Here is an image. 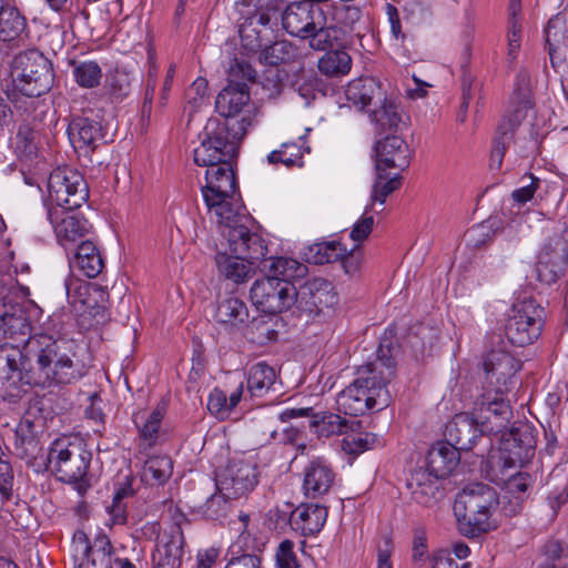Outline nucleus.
<instances>
[{
	"label": "nucleus",
	"mask_w": 568,
	"mask_h": 568,
	"mask_svg": "<svg viewBox=\"0 0 568 568\" xmlns=\"http://www.w3.org/2000/svg\"><path fill=\"white\" fill-rule=\"evenodd\" d=\"M72 74L75 82L87 89L95 88L102 79V69L95 61H72Z\"/></svg>",
	"instance_id": "3c124183"
},
{
	"label": "nucleus",
	"mask_w": 568,
	"mask_h": 568,
	"mask_svg": "<svg viewBox=\"0 0 568 568\" xmlns=\"http://www.w3.org/2000/svg\"><path fill=\"white\" fill-rule=\"evenodd\" d=\"M293 300L297 310L308 316H317L338 302L333 284L321 277L308 280L298 288L295 287Z\"/></svg>",
	"instance_id": "dca6fc26"
},
{
	"label": "nucleus",
	"mask_w": 568,
	"mask_h": 568,
	"mask_svg": "<svg viewBox=\"0 0 568 568\" xmlns=\"http://www.w3.org/2000/svg\"><path fill=\"white\" fill-rule=\"evenodd\" d=\"M184 536L179 525L159 535L152 554V568H181Z\"/></svg>",
	"instance_id": "6ab92c4d"
},
{
	"label": "nucleus",
	"mask_w": 568,
	"mask_h": 568,
	"mask_svg": "<svg viewBox=\"0 0 568 568\" xmlns=\"http://www.w3.org/2000/svg\"><path fill=\"white\" fill-rule=\"evenodd\" d=\"M376 361L362 366L357 371V378L345 389L338 393L336 405L338 412L359 416L368 409H383L390 402L387 384L394 376L395 366L386 357L383 348L378 349Z\"/></svg>",
	"instance_id": "f03ea898"
},
{
	"label": "nucleus",
	"mask_w": 568,
	"mask_h": 568,
	"mask_svg": "<svg viewBox=\"0 0 568 568\" xmlns=\"http://www.w3.org/2000/svg\"><path fill=\"white\" fill-rule=\"evenodd\" d=\"M65 291L73 313L82 318L81 324L84 325V322L95 310V306L91 303L89 284L79 280H68Z\"/></svg>",
	"instance_id": "58836bf2"
},
{
	"label": "nucleus",
	"mask_w": 568,
	"mask_h": 568,
	"mask_svg": "<svg viewBox=\"0 0 568 568\" xmlns=\"http://www.w3.org/2000/svg\"><path fill=\"white\" fill-rule=\"evenodd\" d=\"M377 103L379 105L372 111L371 120L381 130H397L404 118V112L399 109V105L394 100L387 99L385 94L382 101H377Z\"/></svg>",
	"instance_id": "37998d69"
},
{
	"label": "nucleus",
	"mask_w": 568,
	"mask_h": 568,
	"mask_svg": "<svg viewBox=\"0 0 568 568\" xmlns=\"http://www.w3.org/2000/svg\"><path fill=\"white\" fill-rule=\"evenodd\" d=\"M48 193L52 202L63 210H75L89 199L83 175L70 168H57L48 178Z\"/></svg>",
	"instance_id": "9d476101"
},
{
	"label": "nucleus",
	"mask_w": 568,
	"mask_h": 568,
	"mask_svg": "<svg viewBox=\"0 0 568 568\" xmlns=\"http://www.w3.org/2000/svg\"><path fill=\"white\" fill-rule=\"evenodd\" d=\"M301 159V148L295 143H283L280 150L272 151L267 156L270 163H282L285 166L295 165L300 163Z\"/></svg>",
	"instance_id": "052dcab7"
},
{
	"label": "nucleus",
	"mask_w": 568,
	"mask_h": 568,
	"mask_svg": "<svg viewBox=\"0 0 568 568\" xmlns=\"http://www.w3.org/2000/svg\"><path fill=\"white\" fill-rule=\"evenodd\" d=\"M371 210L369 206L366 207L365 213ZM374 225V217L367 216L364 214L353 226V230L351 231V239L357 243L363 242L368 237L373 230Z\"/></svg>",
	"instance_id": "774afa93"
},
{
	"label": "nucleus",
	"mask_w": 568,
	"mask_h": 568,
	"mask_svg": "<svg viewBox=\"0 0 568 568\" xmlns=\"http://www.w3.org/2000/svg\"><path fill=\"white\" fill-rule=\"evenodd\" d=\"M245 336L260 345L275 339L276 332L271 327L270 321L261 317L253 318L243 327Z\"/></svg>",
	"instance_id": "4d7b16f0"
},
{
	"label": "nucleus",
	"mask_w": 568,
	"mask_h": 568,
	"mask_svg": "<svg viewBox=\"0 0 568 568\" xmlns=\"http://www.w3.org/2000/svg\"><path fill=\"white\" fill-rule=\"evenodd\" d=\"M172 471L173 462L169 456H153L145 462L143 479L152 485H163Z\"/></svg>",
	"instance_id": "09e8293b"
},
{
	"label": "nucleus",
	"mask_w": 568,
	"mask_h": 568,
	"mask_svg": "<svg viewBox=\"0 0 568 568\" xmlns=\"http://www.w3.org/2000/svg\"><path fill=\"white\" fill-rule=\"evenodd\" d=\"M546 49L554 68L565 61L567 45V26L562 17L555 16L545 28Z\"/></svg>",
	"instance_id": "72a5a7b5"
},
{
	"label": "nucleus",
	"mask_w": 568,
	"mask_h": 568,
	"mask_svg": "<svg viewBox=\"0 0 568 568\" xmlns=\"http://www.w3.org/2000/svg\"><path fill=\"white\" fill-rule=\"evenodd\" d=\"M400 186V176L395 175L388 179L385 171L377 172V179L373 185L369 209L376 203L383 205L387 196Z\"/></svg>",
	"instance_id": "864d4df0"
},
{
	"label": "nucleus",
	"mask_w": 568,
	"mask_h": 568,
	"mask_svg": "<svg viewBox=\"0 0 568 568\" xmlns=\"http://www.w3.org/2000/svg\"><path fill=\"white\" fill-rule=\"evenodd\" d=\"M486 375L484 388L509 393L517 385V373L521 368L520 362L504 347L491 348L483 361Z\"/></svg>",
	"instance_id": "f8f14e48"
},
{
	"label": "nucleus",
	"mask_w": 568,
	"mask_h": 568,
	"mask_svg": "<svg viewBox=\"0 0 568 568\" xmlns=\"http://www.w3.org/2000/svg\"><path fill=\"white\" fill-rule=\"evenodd\" d=\"M324 2L302 0L288 3L281 13L283 29L293 37L308 41L316 51L333 49L338 29L328 23Z\"/></svg>",
	"instance_id": "20e7f679"
},
{
	"label": "nucleus",
	"mask_w": 568,
	"mask_h": 568,
	"mask_svg": "<svg viewBox=\"0 0 568 568\" xmlns=\"http://www.w3.org/2000/svg\"><path fill=\"white\" fill-rule=\"evenodd\" d=\"M189 103L197 109L207 98V81L204 78H197L193 81L186 91Z\"/></svg>",
	"instance_id": "338daca9"
},
{
	"label": "nucleus",
	"mask_w": 568,
	"mask_h": 568,
	"mask_svg": "<svg viewBox=\"0 0 568 568\" xmlns=\"http://www.w3.org/2000/svg\"><path fill=\"white\" fill-rule=\"evenodd\" d=\"M69 139L75 150L85 154L93 152L104 139L100 122L88 116H74L68 126Z\"/></svg>",
	"instance_id": "5701e85b"
},
{
	"label": "nucleus",
	"mask_w": 568,
	"mask_h": 568,
	"mask_svg": "<svg viewBox=\"0 0 568 568\" xmlns=\"http://www.w3.org/2000/svg\"><path fill=\"white\" fill-rule=\"evenodd\" d=\"M507 394L483 388V393L476 398L473 406L474 416H476L481 432L497 434L506 428L511 417L509 400L505 398Z\"/></svg>",
	"instance_id": "2eb2a0df"
},
{
	"label": "nucleus",
	"mask_w": 568,
	"mask_h": 568,
	"mask_svg": "<svg viewBox=\"0 0 568 568\" xmlns=\"http://www.w3.org/2000/svg\"><path fill=\"white\" fill-rule=\"evenodd\" d=\"M248 88L236 87L227 83V85L217 94L215 108L224 120H239L236 115L248 105ZM243 118H248L252 121L250 115H243L240 120Z\"/></svg>",
	"instance_id": "2f4dec72"
},
{
	"label": "nucleus",
	"mask_w": 568,
	"mask_h": 568,
	"mask_svg": "<svg viewBox=\"0 0 568 568\" xmlns=\"http://www.w3.org/2000/svg\"><path fill=\"white\" fill-rule=\"evenodd\" d=\"M256 71L245 59L235 58L227 72L229 84L248 88L255 81Z\"/></svg>",
	"instance_id": "5fc2aeb1"
},
{
	"label": "nucleus",
	"mask_w": 568,
	"mask_h": 568,
	"mask_svg": "<svg viewBox=\"0 0 568 568\" xmlns=\"http://www.w3.org/2000/svg\"><path fill=\"white\" fill-rule=\"evenodd\" d=\"M48 219L54 229L58 243L69 252L85 241L84 236L90 232L91 225L87 219L77 214H70L58 209H48Z\"/></svg>",
	"instance_id": "f3484780"
},
{
	"label": "nucleus",
	"mask_w": 568,
	"mask_h": 568,
	"mask_svg": "<svg viewBox=\"0 0 568 568\" xmlns=\"http://www.w3.org/2000/svg\"><path fill=\"white\" fill-rule=\"evenodd\" d=\"M248 535L240 534L237 540L227 550L230 556L225 568H262L258 556L247 552Z\"/></svg>",
	"instance_id": "a18cd8bd"
},
{
	"label": "nucleus",
	"mask_w": 568,
	"mask_h": 568,
	"mask_svg": "<svg viewBox=\"0 0 568 568\" xmlns=\"http://www.w3.org/2000/svg\"><path fill=\"white\" fill-rule=\"evenodd\" d=\"M225 498L222 493L210 496L202 506L203 514L211 519H217L224 516L227 508Z\"/></svg>",
	"instance_id": "69168bd1"
},
{
	"label": "nucleus",
	"mask_w": 568,
	"mask_h": 568,
	"mask_svg": "<svg viewBox=\"0 0 568 568\" xmlns=\"http://www.w3.org/2000/svg\"><path fill=\"white\" fill-rule=\"evenodd\" d=\"M240 38L242 45L250 51H257L262 48H266L265 50V60L270 64H277L278 57L275 59L270 58V54L273 55L275 52L282 51L284 48V43L276 42L273 45L267 47L270 42L268 34L264 32L260 27L253 23L248 18L240 26Z\"/></svg>",
	"instance_id": "473e14b6"
},
{
	"label": "nucleus",
	"mask_w": 568,
	"mask_h": 568,
	"mask_svg": "<svg viewBox=\"0 0 568 568\" xmlns=\"http://www.w3.org/2000/svg\"><path fill=\"white\" fill-rule=\"evenodd\" d=\"M264 268H266L271 276H276L280 281H291L304 277L308 267L306 264L298 262L292 257H270L264 261Z\"/></svg>",
	"instance_id": "a19ab883"
},
{
	"label": "nucleus",
	"mask_w": 568,
	"mask_h": 568,
	"mask_svg": "<svg viewBox=\"0 0 568 568\" xmlns=\"http://www.w3.org/2000/svg\"><path fill=\"white\" fill-rule=\"evenodd\" d=\"M484 433L473 412L455 415L445 427L447 442L456 446L458 450L470 449Z\"/></svg>",
	"instance_id": "b1692460"
},
{
	"label": "nucleus",
	"mask_w": 568,
	"mask_h": 568,
	"mask_svg": "<svg viewBox=\"0 0 568 568\" xmlns=\"http://www.w3.org/2000/svg\"><path fill=\"white\" fill-rule=\"evenodd\" d=\"M73 542L77 549L81 547L83 559L78 568H113V546L105 535H100L94 539L93 545L89 544L88 536L84 531L78 530L73 535Z\"/></svg>",
	"instance_id": "aec40b11"
},
{
	"label": "nucleus",
	"mask_w": 568,
	"mask_h": 568,
	"mask_svg": "<svg viewBox=\"0 0 568 568\" xmlns=\"http://www.w3.org/2000/svg\"><path fill=\"white\" fill-rule=\"evenodd\" d=\"M352 59L343 50L328 51L318 61V70L328 77H342L349 72Z\"/></svg>",
	"instance_id": "8fccbe9b"
},
{
	"label": "nucleus",
	"mask_w": 568,
	"mask_h": 568,
	"mask_svg": "<svg viewBox=\"0 0 568 568\" xmlns=\"http://www.w3.org/2000/svg\"><path fill=\"white\" fill-rule=\"evenodd\" d=\"M459 459L458 448L453 444L438 442L433 445L427 454L426 469L414 470L407 480L413 498L418 504L428 505L437 489L436 480L450 475Z\"/></svg>",
	"instance_id": "6e6552de"
},
{
	"label": "nucleus",
	"mask_w": 568,
	"mask_h": 568,
	"mask_svg": "<svg viewBox=\"0 0 568 568\" xmlns=\"http://www.w3.org/2000/svg\"><path fill=\"white\" fill-rule=\"evenodd\" d=\"M310 426L318 437H332L346 434L352 429L353 422L334 413H318L313 415Z\"/></svg>",
	"instance_id": "ea45409f"
},
{
	"label": "nucleus",
	"mask_w": 568,
	"mask_h": 568,
	"mask_svg": "<svg viewBox=\"0 0 568 568\" xmlns=\"http://www.w3.org/2000/svg\"><path fill=\"white\" fill-rule=\"evenodd\" d=\"M280 11L281 6L278 0H271L264 7H261L247 18L252 20L254 24L260 27L264 32L270 34V32H272V26L276 24L277 22Z\"/></svg>",
	"instance_id": "6e6d98bb"
},
{
	"label": "nucleus",
	"mask_w": 568,
	"mask_h": 568,
	"mask_svg": "<svg viewBox=\"0 0 568 568\" xmlns=\"http://www.w3.org/2000/svg\"><path fill=\"white\" fill-rule=\"evenodd\" d=\"M251 120H219L211 119L204 128V138L201 144L193 151V160L200 166L206 169L222 162L234 161L237 156L239 146Z\"/></svg>",
	"instance_id": "423d86ee"
},
{
	"label": "nucleus",
	"mask_w": 568,
	"mask_h": 568,
	"mask_svg": "<svg viewBox=\"0 0 568 568\" xmlns=\"http://www.w3.org/2000/svg\"><path fill=\"white\" fill-rule=\"evenodd\" d=\"M214 316L220 324L237 329H243L250 320V313L245 302L236 296L222 298L217 303Z\"/></svg>",
	"instance_id": "c9c22d12"
},
{
	"label": "nucleus",
	"mask_w": 568,
	"mask_h": 568,
	"mask_svg": "<svg viewBox=\"0 0 568 568\" xmlns=\"http://www.w3.org/2000/svg\"><path fill=\"white\" fill-rule=\"evenodd\" d=\"M165 414L166 403L163 400L150 413L138 412L133 414V423L138 429L141 446L152 448L156 445Z\"/></svg>",
	"instance_id": "c756f323"
},
{
	"label": "nucleus",
	"mask_w": 568,
	"mask_h": 568,
	"mask_svg": "<svg viewBox=\"0 0 568 568\" xmlns=\"http://www.w3.org/2000/svg\"><path fill=\"white\" fill-rule=\"evenodd\" d=\"M541 314L542 310L534 301L515 305L505 326L508 341L516 346L531 344L541 333Z\"/></svg>",
	"instance_id": "ddd939ff"
},
{
	"label": "nucleus",
	"mask_w": 568,
	"mask_h": 568,
	"mask_svg": "<svg viewBox=\"0 0 568 568\" xmlns=\"http://www.w3.org/2000/svg\"><path fill=\"white\" fill-rule=\"evenodd\" d=\"M205 204L211 217L216 221L221 230L248 221L239 193L230 195V197L206 201Z\"/></svg>",
	"instance_id": "c85d7f7f"
},
{
	"label": "nucleus",
	"mask_w": 568,
	"mask_h": 568,
	"mask_svg": "<svg viewBox=\"0 0 568 568\" xmlns=\"http://www.w3.org/2000/svg\"><path fill=\"white\" fill-rule=\"evenodd\" d=\"M327 508L317 504H302L290 516L292 529L303 536H313L322 530L327 519Z\"/></svg>",
	"instance_id": "cd10ccee"
},
{
	"label": "nucleus",
	"mask_w": 568,
	"mask_h": 568,
	"mask_svg": "<svg viewBox=\"0 0 568 568\" xmlns=\"http://www.w3.org/2000/svg\"><path fill=\"white\" fill-rule=\"evenodd\" d=\"M377 172L387 169L404 170L409 164V149L407 143L397 135L386 136L375 145Z\"/></svg>",
	"instance_id": "393cba45"
},
{
	"label": "nucleus",
	"mask_w": 568,
	"mask_h": 568,
	"mask_svg": "<svg viewBox=\"0 0 568 568\" xmlns=\"http://www.w3.org/2000/svg\"><path fill=\"white\" fill-rule=\"evenodd\" d=\"M26 18L11 3L0 12V40L12 41L26 29Z\"/></svg>",
	"instance_id": "49530a36"
},
{
	"label": "nucleus",
	"mask_w": 568,
	"mask_h": 568,
	"mask_svg": "<svg viewBox=\"0 0 568 568\" xmlns=\"http://www.w3.org/2000/svg\"><path fill=\"white\" fill-rule=\"evenodd\" d=\"M92 453L79 437L55 439L49 449L48 462L59 480L74 485L77 491L85 494L90 488L88 474Z\"/></svg>",
	"instance_id": "0eeeda50"
},
{
	"label": "nucleus",
	"mask_w": 568,
	"mask_h": 568,
	"mask_svg": "<svg viewBox=\"0 0 568 568\" xmlns=\"http://www.w3.org/2000/svg\"><path fill=\"white\" fill-rule=\"evenodd\" d=\"M257 465L253 456L233 458L219 475L216 486L229 499L246 496L257 484Z\"/></svg>",
	"instance_id": "4468645a"
},
{
	"label": "nucleus",
	"mask_w": 568,
	"mask_h": 568,
	"mask_svg": "<svg viewBox=\"0 0 568 568\" xmlns=\"http://www.w3.org/2000/svg\"><path fill=\"white\" fill-rule=\"evenodd\" d=\"M315 251L314 263H334L346 256L347 248L338 241L317 243L312 248Z\"/></svg>",
	"instance_id": "13d9d810"
},
{
	"label": "nucleus",
	"mask_w": 568,
	"mask_h": 568,
	"mask_svg": "<svg viewBox=\"0 0 568 568\" xmlns=\"http://www.w3.org/2000/svg\"><path fill=\"white\" fill-rule=\"evenodd\" d=\"M276 565L277 568H300L298 560L294 552L293 541L283 540L276 550Z\"/></svg>",
	"instance_id": "0e129e2a"
},
{
	"label": "nucleus",
	"mask_w": 568,
	"mask_h": 568,
	"mask_svg": "<svg viewBox=\"0 0 568 568\" xmlns=\"http://www.w3.org/2000/svg\"><path fill=\"white\" fill-rule=\"evenodd\" d=\"M77 345L73 339L54 338L49 334H36L26 343L24 361L33 359L31 375H23L27 384L42 387L53 384H71L84 375L83 365L75 361Z\"/></svg>",
	"instance_id": "f257e3e1"
},
{
	"label": "nucleus",
	"mask_w": 568,
	"mask_h": 568,
	"mask_svg": "<svg viewBox=\"0 0 568 568\" xmlns=\"http://www.w3.org/2000/svg\"><path fill=\"white\" fill-rule=\"evenodd\" d=\"M377 437L371 433L347 435L342 440V450L347 455H359L375 446Z\"/></svg>",
	"instance_id": "bf43d9fd"
},
{
	"label": "nucleus",
	"mask_w": 568,
	"mask_h": 568,
	"mask_svg": "<svg viewBox=\"0 0 568 568\" xmlns=\"http://www.w3.org/2000/svg\"><path fill=\"white\" fill-rule=\"evenodd\" d=\"M531 477L527 473H517L505 481L503 511L506 516H515L521 510L523 503L527 498V490L531 486Z\"/></svg>",
	"instance_id": "f704fd0d"
},
{
	"label": "nucleus",
	"mask_w": 568,
	"mask_h": 568,
	"mask_svg": "<svg viewBox=\"0 0 568 568\" xmlns=\"http://www.w3.org/2000/svg\"><path fill=\"white\" fill-rule=\"evenodd\" d=\"M507 453L509 464L523 465L534 456L535 439L527 425L513 427L508 434L503 435V448Z\"/></svg>",
	"instance_id": "bb28decb"
},
{
	"label": "nucleus",
	"mask_w": 568,
	"mask_h": 568,
	"mask_svg": "<svg viewBox=\"0 0 568 568\" xmlns=\"http://www.w3.org/2000/svg\"><path fill=\"white\" fill-rule=\"evenodd\" d=\"M221 232L227 240L230 250L234 254L242 255L244 258L260 261L267 252V247L263 239L258 234L252 233L247 229L246 222L237 223L221 230Z\"/></svg>",
	"instance_id": "a211bd4d"
},
{
	"label": "nucleus",
	"mask_w": 568,
	"mask_h": 568,
	"mask_svg": "<svg viewBox=\"0 0 568 568\" xmlns=\"http://www.w3.org/2000/svg\"><path fill=\"white\" fill-rule=\"evenodd\" d=\"M523 185L513 191L511 197L519 205H524L534 199L536 191L539 189L540 180L532 174L523 176Z\"/></svg>",
	"instance_id": "680f3d73"
},
{
	"label": "nucleus",
	"mask_w": 568,
	"mask_h": 568,
	"mask_svg": "<svg viewBox=\"0 0 568 568\" xmlns=\"http://www.w3.org/2000/svg\"><path fill=\"white\" fill-rule=\"evenodd\" d=\"M499 505L496 489L484 483H473L459 491L454 503L458 529L466 537H477L497 528L494 515Z\"/></svg>",
	"instance_id": "39448f33"
},
{
	"label": "nucleus",
	"mask_w": 568,
	"mask_h": 568,
	"mask_svg": "<svg viewBox=\"0 0 568 568\" xmlns=\"http://www.w3.org/2000/svg\"><path fill=\"white\" fill-rule=\"evenodd\" d=\"M336 481V473L331 464L317 457L312 459L303 470L304 494L308 498H320L327 495Z\"/></svg>",
	"instance_id": "412c9836"
},
{
	"label": "nucleus",
	"mask_w": 568,
	"mask_h": 568,
	"mask_svg": "<svg viewBox=\"0 0 568 568\" xmlns=\"http://www.w3.org/2000/svg\"><path fill=\"white\" fill-rule=\"evenodd\" d=\"M520 120V112L517 111L514 115L504 118L499 123L490 153L491 169L499 170L501 168L506 150L513 141L514 131L519 125Z\"/></svg>",
	"instance_id": "4c0bfd02"
},
{
	"label": "nucleus",
	"mask_w": 568,
	"mask_h": 568,
	"mask_svg": "<svg viewBox=\"0 0 568 568\" xmlns=\"http://www.w3.org/2000/svg\"><path fill=\"white\" fill-rule=\"evenodd\" d=\"M384 93L379 81L371 77L354 79L345 89L347 101L361 110L382 101Z\"/></svg>",
	"instance_id": "7c9ffc66"
},
{
	"label": "nucleus",
	"mask_w": 568,
	"mask_h": 568,
	"mask_svg": "<svg viewBox=\"0 0 568 568\" xmlns=\"http://www.w3.org/2000/svg\"><path fill=\"white\" fill-rule=\"evenodd\" d=\"M31 324L22 304L4 297L0 303V383L18 387L23 381L26 343L31 337Z\"/></svg>",
	"instance_id": "7ed1b4c3"
},
{
	"label": "nucleus",
	"mask_w": 568,
	"mask_h": 568,
	"mask_svg": "<svg viewBox=\"0 0 568 568\" xmlns=\"http://www.w3.org/2000/svg\"><path fill=\"white\" fill-rule=\"evenodd\" d=\"M540 263L561 268L568 262V245L565 240L557 237L551 240L540 253Z\"/></svg>",
	"instance_id": "603ef678"
},
{
	"label": "nucleus",
	"mask_w": 568,
	"mask_h": 568,
	"mask_svg": "<svg viewBox=\"0 0 568 568\" xmlns=\"http://www.w3.org/2000/svg\"><path fill=\"white\" fill-rule=\"evenodd\" d=\"M69 265L89 278L97 277L104 268V260L99 247L92 241H81L77 247L67 252Z\"/></svg>",
	"instance_id": "a878e982"
},
{
	"label": "nucleus",
	"mask_w": 568,
	"mask_h": 568,
	"mask_svg": "<svg viewBox=\"0 0 568 568\" xmlns=\"http://www.w3.org/2000/svg\"><path fill=\"white\" fill-rule=\"evenodd\" d=\"M134 77L125 69H115L106 78L104 85L105 93L112 103H119L123 101L132 90V83Z\"/></svg>",
	"instance_id": "de8ad7c7"
},
{
	"label": "nucleus",
	"mask_w": 568,
	"mask_h": 568,
	"mask_svg": "<svg viewBox=\"0 0 568 568\" xmlns=\"http://www.w3.org/2000/svg\"><path fill=\"white\" fill-rule=\"evenodd\" d=\"M243 395V384H240L229 396L221 389L214 388L207 398V409L220 420L226 419L237 406Z\"/></svg>",
	"instance_id": "79ce46f5"
},
{
	"label": "nucleus",
	"mask_w": 568,
	"mask_h": 568,
	"mask_svg": "<svg viewBox=\"0 0 568 568\" xmlns=\"http://www.w3.org/2000/svg\"><path fill=\"white\" fill-rule=\"evenodd\" d=\"M236 179L233 161L222 162L205 171V185L202 186L204 202L236 194Z\"/></svg>",
	"instance_id": "4be33fe9"
},
{
	"label": "nucleus",
	"mask_w": 568,
	"mask_h": 568,
	"mask_svg": "<svg viewBox=\"0 0 568 568\" xmlns=\"http://www.w3.org/2000/svg\"><path fill=\"white\" fill-rule=\"evenodd\" d=\"M14 125V113L3 92H0V143L10 139Z\"/></svg>",
	"instance_id": "e2e57ef3"
},
{
	"label": "nucleus",
	"mask_w": 568,
	"mask_h": 568,
	"mask_svg": "<svg viewBox=\"0 0 568 568\" xmlns=\"http://www.w3.org/2000/svg\"><path fill=\"white\" fill-rule=\"evenodd\" d=\"M215 262L219 274L235 284L244 283L253 275L252 264L255 261L242 255L232 256L220 252L215 256Z\"/></svg>",
	"instance_id": "e433bc0d"
},
{
	"label": "nucleus",
	"mask_w": 568,
	"mask_h": 568,
	"mask_svg": "<svg viewBox=\"0 0 568 568\" xmlns=\"http://www.w3.org/2000/svg\"><path fill=\"white\" fill-rule=\"evenodd\" d=\"M276 381L275 369L264 362L253 365L247 375V390L251 396L262 397Z\"/></svg>",
	"instance_id": "c03bdc74"
},
{
	"label": "nucleus",
	"mask_w": 568,
	"mask_h": 568,
	"mask_svg": "<svg viewBox=\"0 0 568 568\" xmlns=\"http://www.w3.org/2000/svg\"><path fill=\"white\" fill-rule=\"evenodd\" d=\"M11 75L17 90L29 98L47 93L54 81L52 63L37 49L22 51L14 57Z\"/></svg>",
	"instance_id": "1a4fd4ad"
},
{
	"label": "nucleus",
	"mask_w": 568,
	"mask_h": 568,
	"mask_svg": "<svg viewBox=\"0 0 568 568\" xmlns=\"http://www.w3.org/2000/svg\"><path fill=\"white\" fill-rule=\"evenodd\" d=\"M295 286L276 276L267 275L256 280L251 290L250 297L256 308L264 313L277 314L294 305Z\"/></svg>",
	"instance_id": "9b49d317"
}]
</instances>
